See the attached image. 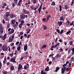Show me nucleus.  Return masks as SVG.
I'll return each mask as SVG.
<instances>
[{
    "mask_svg": "<svg viewBox=\"0 0 74 74\" xmlns=\"http://www.w3.org/2000/svg\"><path fill=\"white\" fill-rule=\"evenodd\" d=\"M25 17L27 18L28 16L27 15H25L24 14H20V18L21 19H25Z\"/></svg>",
    "mask_w": 74,
    "mask_h": 74,
    "instance_id": "1",
    "label": "nucleus"
},
{
    "mask_svg": "<svg viewBox=\"0 0 74 74\" xmlns=\"http://www.w3.org/2000/svg\"><path fill=\"white\" fill-rule=\"evenodd\" d=\"M2 48L3 51H8V47L5 45L2 46Z\"/></svg>",
    "mask_w": 74,
    "mask_h": 74,
    "instance_id": "2",
    "label": "nucleus"
},
{
    "mask_svg": "<svg viewBox=\"0 0 74 74\" xmlns=\"http://www.w3.org/2000/svg\"><path fill=\"white\" fill-rule=\"evenodd\" d=\"M22 12L24 13V14H30V12H29L25 9V8H23V10H22Z\"/></svg>",
    "mask_w": 74,
    "mask_h": 74,
    "instance_id": "3",
    "label": "nucleus"
},
{
    "mask_svg": "<svg viewBox=\"0 0 74 74\" xmlns=\"http://www.w3.org/2000/svg\"><path fill=\"white\" fill-rule=\"evenodd\" d=\"M16 59V58L15 57H12L11 59V62H13V63H16V61H15V60Z\"/></svg>",
    "mask_w": 74,
    "mask_h": 74,
    "instance_id": "4",
    "label": "nucleus"
},
{
    "mask_svg": "<svg viewBox=\"0 0 74 74\" xmlns=\"http://www.w3.org/2000/svg\"><path fill=\"white\" fill-rule=\"evenodd\" d=\"M66 69V67H65L64 68H62L61 69V73H62V74H64V73L65 72Z\"/></svg>",
    "mask_w": 74,
    "mask_h": 74,
    "instance_id": "5",
    "label": "nucleus"
},
{
    "mask_svg": "<svg viewBox=\"0 0 74 74\" xmlns=\"http://www.w3.org/2000/svg\"><path fill=\"white\" fill-rule=\"evenodd\" d=\"M22 69V65H21V64H20L18 65V70H20L21 69Z\"/></svg>",
    "mask_w": 74,
    "mask_h": 74,
    "instance_id": "6",
    "label": "nucleus"
},
{
    "mask_svg": "<svg viewBox=\"0 0 74 74\" xmlns=\"http://www.w3.org/2000/svg\"><path fill=\"white\" fill-rule=\"evenodd\" d=\"M62 56V54L61 53H58L57 54V55L56 56H55V57H57V58H60L61 57V56Z\"/></svg>",
    "mask_w": 74,
    "mask_h": 74,
    "instance_id": "7",
    "label": "nucleus"
},
{
    "mask_svg": "<svg viewBox=\"0 0 74 74\" xmlns=\"http://www.w3.org/2000/svg\"><path fill=\"white\" fill-rule=\"evenodd\" d=\"M11 32H9L8 34H9L10 35L11 34H12V33H14V29H11V31H10Z\"/></svg>",
    "mask_w": 74,
    "mask_h": 74,
    "instance_id": "8",
    "label": "nucleus"
},
{
    "mask_svg": "<svg viewBox=\"0 0 74 74\" xmlns=\"http://www.w3.org/2000/svg\"><path fill=\"white\" fill-rule=\"evenodd\" d=\"M24 50L25 51H26V50H27V45H25L24 47Z\"/></svg>",
    "mask_w": 74,
    "mask_h": 74,
    "instance_id": "9",
    "label": "nucleus"
},
{
    "mask_svg": "<svg viewBox=\"0 0 74 74\" xmlns=\"http://www.w3.org/2000/svg\"><path fill=\"white\" fill-rule=\"evenodd\" d=\"M13 41V39H12V37H10L8 39V42H12Z\"/></svg>",
    "mask_w": 74,
    "mask_h": 74,
    "instance_id": "10",
    "label": "nucleus"
},
{
    "mask_svg": "<svg viewBox=\"0 0 74 74\" xmlns=\"http://www.w3.org/2000/svg\"><path fill=\"white\" fill-rule=\"evenodd\" d=\"M16 22V21L15 20H13L11 21V23H10V24L12 25H15V23Z\"/></svg>",
    "mask_w": 74,
    "mask_h": 74,
    "instance_id": "11",
    "label": "nucleus"
},
{
    "mask_svg": "<svg viewBox=\"0 0 74 74\" xmlns=\"http://www.w3.org/2000/svg\"><path fill=\"white\" fill-rule=\"evenodd\" d=\"M51 15H47L46 22H47L48 20H49V18H51Z\"/></svg>",
    "mask_w": 74,
    "mask_h": 74,
    "instance_id": "12",
    "label": "nucleus"
},
{
    "mask_svg": "<svg viewBox=\"0 0 74 74\" xmlns=\"http://www.w3.org/2000/svg\"><path fill=\"white\" fill-rule=\"evenodd\" d=\"M10 12H7L6 13V16L7 17H8L9 16H10Z\"/></svg>",
    "mask_w": 74,
    "mask_h": 74,
    "instance_id": "13",
    "label": "nucleus"
},
{
    "mask_svg": "<svg viewBox=\"0 0 74 74\" xmlns=\"http://www.w3.org/2000/svg\"><path fill=\"white\" fill-rule=\"evenodd\" d=\"M47 47V45H44L43 46L41 47V49H43L44 48H45Z\"/></svg>",
    "mask_w": 74,
    "mask_h": 74,
    "instance_id": "14",
    "label": "nucleus"
},
{
    "mask_svg": "<svg viewBox=\"0 0 74 74\" xmlns=\"http://www.w3.org/2000/svg\"><path fill=\"white\" fill-rule=\"evenodd\" d=\"M7 36V34H5L3 36V38L2 39L3 40H5L6 39V36Z\"/></svg>",
    "mask_w": 74,
    "mask_h": 74,
    "instance_id": "15",
    "label": "nucleus"
},
{
    "mask_svg": "<svg viewBox=\"0 0 74 74\" xmlns=\"http://www.w3.org/2000/svg\"><path fill=\"white\" fill-rule=\"evenodd\" d=\"M0 30H3V25L1 24V23H0Z\"/></svg>",
    "mask_w": 74,
    "mask_h": 74,
    "instance_id": "16",
    "label": "nucleus"
},
{
    "mask_svg": "<svg viewBox=\"0 0 74 74\" xmlns=\"http://www.w3.org/2000/svg\"><path fill=\"white\" fill-rule=\"evenodd\" d=\"M5 6H7V3H3V5L1 6L2 8H4V7H5Z\"/></svg>",
    "mask_w": 74,
    "mask_h": 74,
    "instance_id": "17",
    "label": "nucleus"
},
{
    "mask_svg": "<svg viewBox=\"0 0 74 74\" xmlns=\"http://www.w3.org/2000/svg\"><path fill=\"white\" fill-rule=\"evenodd\" d=\"M66 25H70V22L69 21H67L66 22Z\"/></svg>",
    "mask_w": 74,
    "mask_h": 74,
    "instance_id": "18",
    "label": "nucleus"
},
{
    "mask_svg": "<svg viewBox=\"0 0 74 74\" xmlns=\"http://www.w3.org/2000/svg\"><path fill=\"white\" fill-rule=\"evenodd\" d=\"M10 70L11 71L14 70V66H12L10 67Z\"/></svg>",
    "mask_w": 74,
    "mask_h": 74,
    "instance_id": "19",
    "label": "nucleus"
},
{
    "mask_svg": "<svg viewBox=\"0 0 74 74\" xmlns=\"http://www.w3.org/2000/svg\"><path fill=\"white\" fill-rule=\"evenodd\" d=\"M59 69H60V68L59 67H57L56 68V72H58V70H59Z\"/></svg>",
    "mask_w": 74,
    "mask_h": 74,
    "instance_id": "20",
    "label": "nucleus"
},
{
    "mask_svg": "<svg viewBox=\"0 0 74 74\" xmlns=\"http://www.w3.org/2000/svg\"><path fill=\"white\" fill-rule=\"evenodd\" d=\"M49 66H47V68L45 69V71H49Z\"/></svg>",
    "mask_w": 74,
    "mask_h": 74,
    "instance_id": "21",
    "label": "nucleus"
},
{
    "mask_svg": "<svg viewBox=\"0 0 74 74\" xmlns=\"http://www.w3.org/2000/svg\"><path fill=\"white\" fill-rule=\"evenodd\" d=\"M60 21H63L64 20V17L63 16L60 17Z\"/></svg>",
    "mask_w": 74,
    "mask_h": 74,
    "instance_id": "22",
    "label": "nucleus"
},
{
    "mask_svg": "<svg viewBox=\"0 0 74 74\" xmlns=\"http://www.w3.org/2000/svg\"><path fill=\"white\" fill-rule=\"evenodd\" d=\"M10 16L11 18L12 19H13V18H14V14H11L10 15Z\"/></svg>",
    "mask_w": 74,
    "mask_h": 74,
    "instance_id": "23",
    "label": "nucleus"
},
{
    "mask_svg": "<svg viewBox=\"0 0 74 74\" xmlns=\"http://www.w3.org/2000/svg\"><path fill=\"white\" fill-rule=\"evenodd\" d=\"M68 8V6L67 5H64V9L67 10Z\"/></svg>",
    "mask_w": 74,
    "mask_h": 74,
    "instance_id": "24",
    "label": "nucleus"
},
{
    "mask_svg": "<svg viewBox=\"0 0 74 74\" xmlns=\"http://www.w3.org/2000/svg\"><path fill=\"white\" fill-rule=\"evenodd\" d=\"M10 24L9 23V22H8V25L6 27L8 29V28L10 27Z\"/></svg>",
    "mask_w": 74,
    "mask_h": 74,
    "instance_id": "25",
    "label": "nucleus"
},
{
    "mask_svg": "<svg viewBox=\"0 0 74 74\" xmlns=\"http://www.w3.org/2000/svg\"><path fill=\"white\" fill-rule=\"evenodd\" d=\"M5 10H10V9L9 8L8 6H7L5 8Z\"/></svg>",
    "mask_w": 74,
    "mask_h": 74,
    "instance_id": "26",
    "label": "nucleus"
},
{
    "mask_svg": "<svg viewBox=\"0 0 74 74\" xmlns=\"http://www.w3.org/2000/svg\"><path fill=\"white\" fill-rule=\"evenodd\" d=\"M72 55H74V47H73L72 49Z\"/></svg>",
    "mask_w": 74,
    "mask_h": 74,
    "instance_id": "27",
    "label": "nucleus"
},
{
    "mask_svg": "<svg viewBox=\"0 0 74 74\" xmlns=\"http://www.w3.org/2000/svg\"><path fill=\"white\" fill-rule=\"evenodd\" d=\"M13 27L14 29H16V28L17 27V25H16V24H15L14 25H13Z\"/></svg>",
    "mask_w": 74,
    "mask_h": 74,
    "instance_id": "28",
    "label": "nucleus"
},
{
    "mask_svg": "<svg viewBox=\"0 0 74 74\" xmlns=\"http://www.w3.org/2000/svg\"><path fill=\"white\" fill-rule=\"evenodd\" d=\"M43 29L44 30H46L47 29V26H45L44 25H43Z\"/></svg>",
    "mask_w": 74,
    "mask_h": 74,
    "instance_id": "29",
    "label": "nucleus"
},
{
    "mask_svg": "<svg viewBox=\"0 0 74 74\" xmlns=\"http://www.w3.org/2000/svg\"><path fill=\"white\" fill-rule=\"evenodd\" d=\"M59 8H60V12H61L62 11V6H61V5H60L59 6Z\"/></svg>",
    "mask_w": 74,
    "mask_h": 74,
    "instance_id": "30",
    "label": "nucleus"
},
{
    "mask_svg": "<svg viewBox=\"0 0 74 74\" xmlns=\"http://www.w3.org/2000/svg\"><path fill=\"white\" fill-rule=\"evenodd\" d=\"M27 68H28V66L27 67V65H24V69L26 70Z\"/></svg>",
    "mask_w": 74,
    "mask_h": 74,
    "instance_id": "31",
    "label": "nucleus"
},
{
    "mask_svg": "<svg viewBox=\"0 0 74 74\" xmlns=\"http://www.w3.org/2000/svg\"><path fill=\"white\" fill-rule=\"evenodd\" d=\"M20 49H21V46H18L17 48V50L18 51H19Z\"/></svg>",
    "mask_w": 74,
    "mask_h": 74,
    "instance_id": "32",
    "label": "nucleus"
},
{
    "mask_svg": "<svg viewBox=\"0 0 74 74\" xmlns=\"http://www.w3.org/2000/svg\"><path fill=\"white\" fill-rule=\"evenodd\" d=\"M62 23H63V21H60L59 23V26H61L62 25Z\"/></svg>",
    "mask_w": 74,
    "mask_h": 74,
    "instance_id": "33",
    "label": "nucleus"
},
{
    "mask_svg": "<svg viewBox=\"0 0 74 74\" xmlns=\"http://www.w3.org/2000/svg\"><path fill=\"white\" fill-rule=\"evenodd\" d=\"M53 48H54V46L51 45V51H53Z\"/></svg>",
    "mask_w": 74,
    "mask_h": 74,
    "instance_id": "34",
    "label": "nucleus"
},
{
    "mask_svg": "<svg viewBox=\"0 0 74 74\" xmlns=\"http://www.w3.org/2000/svg\"><path fill=\"white\" fill-rule=\"evenodd\" d=\"M71 33V31L69 30L68 31V32H66V35H68V34H69Z\"/></svg>",
    "mask_w": 74,
    "mask_h": 74,
    "instance_id": "35",
    "label": "nucleus"
},
{
    "mask_svg": "<svg viewBox=\"0 0 74 74\" xmlns=\"http://www.w3.org/2000/svg\"><path fill=\"white\" fill-rule=\"evenodd\" d=\"M51 4L52 5H56V4L55 3V2L54 1L52 2V3H51Z\"/></svg>",
    "mask_w": 74,
    "mask_h": 74,
    "instance_id": "36",
    "label": "nucleus"
},
{
    "mask_svg": "<svg viewBox=\"0 0 74 74\" xmlns=\"http://www.w3.org/2000/svg\"><path fill=\"white\" fill-rule=\"evenodd\" d=\"M56 32H58V33H60V30L59 29H56Z\"/></svg>",
    "mask_w": 74,
    "mask_h": 74,
    "instance_id": "37",
    "label": "nucleus"
},
{
    "mask_svg": "<svg viewBox=\"0 0 74 74\" xmlns=\"http://www.w3.org/2000/svg\"><path fill=\"white\" fill-rule=\"evenodd\" d=\"M63 32H64V31H63V30L62 29L61 31V32H60V34H62L63 33Z\"/></svg>",
    "mask_w": 74,
    "mask_h": 74,
    "instance_id": "38",
    "label": "nucleus"
},
{
    "mask_svg": "<svg viewBox=\"0 0 74 74\" xmlns=\"http://www.w3.org/2000/svg\"><path fill=\"white\" fill-rule=\"evenodd\" d=\"M41 74H46V73L43 72V71L42 70L41 71Z\"/></svg>",
    "mask_w": 74,
    "mask_h": 74,
    "instance_id": "39",
    "label": "nucleus"
},
{
    "mask_svg": "<svg viewBox=\"0 0 74 74\" xmlns=\"http://www.w3.org/2000/svg\"><path fill=\"white\" fill-rule=\"evenodd\" d=\"M69 44L70 45H73V41H71L70 42H69Z\"/></svg>",
    "mask_w": 74,
    "mask_h": 74,
    "instance_id": "40",
    "label": "nucleus"
},
{
    "mask_svg": "<svg viewBox=\"0 0 74 74\" xmlns=\"http://www.w3.org/2000/svg\"><path fill=\"white\" fill-rule=\"evenodd\" d=\"M71 50H72V49L70 48V49H69V51H68L69 54L70 53V51H71Z\"/></svg>",
    "mask_w": 74,
    "mask_h": 74,
    "instance_id": "41",
    "label": "nucleus"
},
{
    "mask_svg": "<svg viewBox=\"0 0 74 74\" xmlns=\"http://www.w3.org/2000/svg\"><path fill=\"white\" fill-rule=\"evenodd\" d=\"M42 21L45 22H46V18H43L42 19Z\"/></svg>",
    "mask_w": 74,
    "mask_h": 74,
    "instance_id": "42",
    "label": "nucleus"
},
{
    "mask_svg": "<svg viewBox=\"0 0 74 74\" xmlns=\"http://www.w3.org/2000/svg\"><path fill=\"white\" fill-rule=\"evenodd\" d=\"M15 6V4L14 3H12V8H14V6Z\"/></svg>",
    "mask_w": 74,
    "mask_h": 74,
    "instance_id": "43",
    "label": "nucleus"
},
{
    "mask_svg": "<svg viewBox=\"0 0 74 74\" xmlns=\"http://www.w3.org/2000/svg\"><path fill=\"white\" fill-rule=\"evenodd\" d=\"M2 22V23H3V24H5V21H4V19H3V20Z\"/></svg>",
    "mask_w": 74,
    "mask_h": 74,
    "instance_id": "44",
    "label": "nucleus"
},
{
    "mask_svg": "<svg viewBox=\"0 0 74 74\" xmlns=\"http://www.w3.org/2000/svg\"><path fill=\"white\" fill-rule=\"evenodd\" d=\"M3 32H4V31L3 30H1L0 31V34H2Z\"/></svg>",
    "mask_w": 74,
    "mask_h": 74,
    "instance_id": "45",
    "label": "nucleus"
},
{
    "mask_svg": "<svg viewBox=\"0 0 74 74\" xmlns=\"http://www.w3.org/2000/svg\"><path fill=\"white\" fill-rule=\"evenodd\" d=\"M52 60V62H55V57L53 58Z\"/></svg>",
    "mask_w": 74,
    "mask_h": 74,
    "instance_id": "46",
    "label": "nucleus"
},
{
    "mask_svg": "<svg viewBox=\"0 0 74 74\" xmlns=\"http://www.w3.org/2000/svg\"><path fill=\"white\" fill-rule=\"evenodd\" d=\"M22 25H23L22 23H21L20 24H19V28H21V26H22Z\"/></svg>",
    "mask_w": 74,
    "mask_h": 74,
    "instance_id": "47",
    "label": "nucleus"
},
{
    "mask_svg": "<svg viewBox=\"0 0 74 74\" xmlns=\"http://www.w3.org/2000/svg\"><path fill=\"white\" fill-rule=\"evenodd\" d=\"M21 23L23 25V23H25V22H24V20H22L21 21Z\"/></svg>",
    "mask_w": 74,
    "mask_h": 74,
    "instance_id": "48",
    "label": "nucleus"
},
{
    "mask_svg": "<svg viewBox=\"0 0 74 74\" xmlns=\"http://www.w3.org/2000/svg\"><path fill=\"white\" fill-rule=\"evenodd\" d=\"M3 74H7V71H3Z\"/></svg>",
    "mask_w": 74,
    "mask_h": 74,
    "instance_id": "49",
    "label": "nucleus"
},
{
    "mask_svg": "<svg viewBox=\"0 0 74 74\" xmlns=\"http://www.w3.org/2000/svg\"><path fill=\"white\" fill-rule=\"evenodd\" d=\"M30 8H31V9H32V10H33L34 8H33V5H32V6H30Z\"/></svg>",
    "mask_w": 74,
    "mask_h": 74,
    "instance_id": "50",
    "label": "nucleus"
},
{
    "mask_svg": "<svg viewBox=\"0 0 74 74\" xmlns=\"http://www.w3.org/2000/svg\"><path fill=\"white\" fill-rule=\"evenodd\" d=\"M71 66V63H69V66H68V67H70V66Z\"/></svg>",
    "mask_w": 74,
    "mask_h": 74,
    "instance_id": "51",
    "label": "nucleus"
},
{
    "mask_svg": "<svg viewBox=\"0 0 74 74\" xmlns=\"http://www.w3.org/2000/svg\"><path fill=\"white\" fill-rule=\"evenodd\" d=\"M41 9H38V11L39 12V13L40 14V12H41Z\"/></svg>",
    "mask_w": 74,
    "mask_h": 74,
    "instance_id": "52",
    "label": "nucleus"
},
{
    "mask_svg": "<svg viewBox=\"0 0 74 74\" xmlns=\"http://www.w3.org/2000/svg\"><path fill=\"white\" fill-rule=\"evenodd\" d=\"M73 23H74V22L72 21V23H71L69 25H71V26H73Z\"/></svg>",
    "mask_w": 74,
    "mask_h": 74,
    "instance_id": "53",
    "label": "nucleus"
},
{
    "mask_svg": "<svg viewBox=\"0 0 74 74\" xmlns=\"http://www.w3.org/2000/svg\"><path fill=\"white\" fill-rule=\"evenodd\" d=\"M23 59V57L22 56L20 58V60H22Z\"/></svg>",
    "mask_w": 74,
    "mask_h": 74,
    "instance_id": "54",
    "label": "nucleus"
},
{
    "mask_svg": "<svg viewBox=\"0 0 74 74\" xmlns=\"http://www.w3.org/2000/svg\"><path fill=\"white\" fill-rule=\"evenodd\" d=\"M74 3V0H72V3H71V5H73V4Z\"/></svg>",
    "mask_w": 74,
    "mask_h": 74,
    "instance_id": "55",
    "label": "nucleus"
},
{
    "mask_svg": "<svg viewBox=\"0 0 74 74\" xmlns=\"http://www.w3.org/2000/svg\"><path fill=\"white\" fill-rule=\"evenodd\" d=\"M25 53V54L27 55H29V52H28V51H27Z\"/></svg>",
    "mask_w": 74,
    "mask_h": 74,
    "instance_id": "56",
    "label": "nucleus"
},
{
    "mask_svg": "<svg viewBox=\"0 0 74 74\" xmlns=\"http://www.w3.org/2000/svg\"><path fill=\"white\" fill-rule=\"evenodd\" d=\"M18 21H19V22H21V21H22V19L21 18H19V20H18Z\"/></svg>",
    "mask_w": 74,
    "mask_h": 74,
    "instance_id": "57",
    "label": "nucleus"
},
{
    "mask_svg": "<svg viewBox=\"0 0 74 74\" xmlns=\"http://www.w3.org/2000/svg\"><path fill=\"white\" fill-rule=\"evenodd\" d=\"M5 20H6V21H8V18L7 17L5 19Z\"/></svg>",
    "mask_w": 74,
    "mask_h": 74,
    "instance_id": "58",
    "label": "nucleus"
},
{
    "mask_svg": "<svg viewBox=\"0 0 74 74\" xmlns=\"http://www.w3.org/2000/svg\"><path fill=\"white\" fill-rule=\"evenodd\" d=\"M67 65H66V64H64L63 65H62V67H64L65 66H66Z\"/></svg>",
    "mask_w": 74,
    "mask_h": 74,
    "instance_id": "59",
    "label": "nucleus"
},
{
    "mask_svg": "<svg viewBox=\"0 0 74 74\" xmlns=\"http://www.w3.org/2000/svg\"><path fill=\"white\" fill-rule=\"evenodd\" d=\"M69 61H67V62H66L65 64H66V66H67V64H69Z\"/></svg>",
    "mask_w": 74,
    "mask_h": 74,
    "instance_id": "60",
    "label": "nucleus"
},
{
    "mask_svg": "<svg viewBox=\"0 0 74 74\" xmlns=\"http://www.w3.org/2000/svg\"><path fill=\"white\" fill-rule=\"evenodd\" d=\"M66 71H69V69L68 68H67L65 69Z\"/></svg>",
    "mask_w": 74,
    "mask_h": 74,
    "instance_id": "61",
    "label": "nucleus"
},
{
    "mask_svg": "<svg viewBox=\"0 0 74 74\" xmlns=\"http://www.w3.org/2000/svg\"><path fill=\"white\" fill-rule=\"evenodd\" d=\"M36 0H33V3H36Z\"/></svg>",
    "mask_w": 74,
    "mask_h": 74,
    "instance_id": "62",
    "label": "nucleus"
},
{
    "mask_svg": "<svg viewBox=\"0 0 74 74\" xmlns=\"http://www.w3.org/2000/svg\"><path fill=\"white\" fill-rule=\"evenodd\" d=\"M20 35H23V32H20Z\"/></svg>",
    "mask_w": 74,
    "mask_h": 74,
    "instance_id": "63",
    "label": "nucleus"
},
{
    "mask_svg": "<svg viewBox=\"0 0 74 74\" xmlns=\"http://www.w3.org/2000/svg\"><path fill=\"white\" fill-rule=\"evenodd\" d=\"M23 37V35H22L20 37V39L21 40H22Z\"/></svg>",
    "mask_w": 74,
    "mask_h": 74,
    "instance_id": "64",
    "label": "nucleus"
}]
</instances>
